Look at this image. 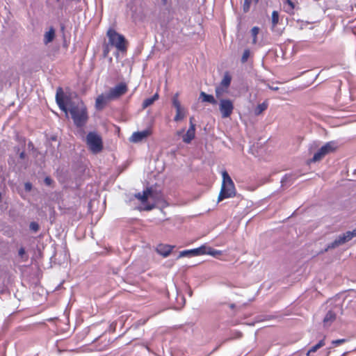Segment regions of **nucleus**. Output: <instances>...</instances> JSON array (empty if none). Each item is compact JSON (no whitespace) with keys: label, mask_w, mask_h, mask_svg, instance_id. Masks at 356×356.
I'll list each match as a JSON object with an SVG mask.
<instances>
[{"label":"nucleus","mask_w":356,"mask_h":356,"mask_svg":"<svg viewBox=\"0 0 356 356\" xmlns=\"http://www.w3.org/2000/svg\"><path fill=\"white\" fill-rule=\"evenodd\" d=\"M250 52L249 49H245L243 51V54L242 57H241V62L243 63H245L248 60V58L250 56Z\"/></svg>","instance_id":"30"},{"label":"nucleus","mask_w":356,"mask_h":356,"mask_svg":"<svg viewBox=\"0 0 356 356\" xmlns=\"http://www.w3.org/2000/svg\"><path fill=\"white\" fill-rule=\"evenodd\" d=\"M286 3H288V5L290 7V10H293V8H294V4L291 1V0H286Z\"/></svg>","instance_id":"37"},{"label":"nucleus","mask_w":356,"mask_h":356,"mask_svg":"<svg viewBox=\"0 0 356 356\" xmlns=\"http://www.w3.org/2000/svg\"><path fill=\"white\" fill-rule=\"evenodd\" d=\"M178 98H179V93L177 92L174 95V96L172 97V105L175 108L176 110H180V109L183 108Z\"/></svg>","instance_id":"24"},{"label":"nucleus","mask_w":356,"mask_h":356,"mask_svg":"<svg viewBox=\"0 0 356 356\" xmlns=\"http://www.w3.org/2000/svg\"><path fill=\"white\" fill-rule=\"evenodd\" d=\"M107 37L108 38V44L115 47L119 51H126L125 38L122 35L118 33L113 29H109L107 31Z\"/></svg>","instance_id":"3"},{"label":"nucleus","mask_w":356,"mask_h":356,"mask_svg":"<svg viewBox=\"0 0 356 356\" xmlns=\"http://www.w3.org/2000/svg\"><path fill=\"white\" fill-rule=\"evenodd\" d=\"M19 255L20 257H23V255L25 254V250L24 248H21L19 250Z\"/></svg>","instance_id":"38"},{"label":"nucleus","mask_w":356,"mask_h":356,"mask_svg":"<svg viewBox=\"0 0 356 356\" xmlns=\"http://www.w3.org/2000/svg\"><path fill=\"white\" fill-rule=\"evenodd\" d=\"M267 108H268V103L266 102L258 104L254 110L255 115H260L263 111L266 110Z\"/></svg>","instance_id":"23"},{"label":"nucleus","mask_w":356,"mask_h":356,"mask_svg":"<svg viewBox=\"0 0 356 356\" xmlns=\"http://www.w3.org/2000/svg\"><path fill=\"white\" fill-rule=\"evenodd\" d=\"M184 129L180 130V131H179L177 132V134H178L179 136H180V135H181V134L184 133Z\"/></svg>","instance_id":"41"},{"label":"nucleus","mask_w":356,"mask_h":356,"mask_svg":"<svg viewBox=\"0 0 356 356\" xmlns=\"http://www.w3.org/2000/svg\"><path fill=\"white\" fill-rule=\"evenodd\" d=\"M200 97L202 99V102H208L213 105L217 104V100L214 98V97L211 95H208L204 92H201L200 94Z\"/></svg>","instance_id":"15"},{"label":"nucleus","mask_w":356,"mask_h":356,"mask_svg":"<svg viewBox=\"0 0 356 356\" xmlns=\"http://www.w3.org/2000/svg\"><path fill=\"white\" fill-rule=\"evenodd\" d=\"M150 135L151 131L149 129H145L142 131H136L133 133L129 140L131 142L136 143L142 141L143 139L147 138Z\"/></svg>","instance_id":"10"},{"label":"nucleus","mask_w":356,"mask_h":356,"mask_svg":"<svg viewBox=\"0 0 356 356\" xmlns=\"http://www.w3.org/2000/svg\"><path fill=\"white\" fill-rule=\"evenodd\" d=\"M127 91V85L124 83H120L114 88L110 89L107 92L111 100L115 99L125 94Z\"/></svg>","instance_id":"6"},{"label":"nucleus","mask_w":356,"mask_h":356,"mask_svg":"<svg viewBox=\"0 0 356 356\" xmlns=\"http://www.w3.org/2000/svg\"><path fill=\"white\" fill-rule=\"evenodd\" d=\"M353 237H356V229L353 231H348L342 234L339 235L334 241L327 245L325 251L330 249H334L346 242L350 241Z\"/></svg>","instance_id":"4"},{"label":"nucleus","mask_w":356,"mask_h":356,"mask_svg":"<svg viewBox=\"0 0 356 356\" xmlns=\"http://www.w3.org/2000/svg\"><path fill=\"white\" fill-rule=\"evenodd\" d=\"M152 208H153V206H147L146 207V210H151V209H152Z\"/></svg>","instance_id":"43"},{"label":"nucleus","mask_w":356,"mask_h":356,"mask_svg":"<svg viewBox=\"0 0 356 356\" xmlns=\"http://www.w3.org/2000/svg\"><path fill=\"white\" fill-rule=\"evenodd\" d=\"M323 150L321 149V148H320L317 152H316L313 156V158L312 159V162H317V161H321L325 156V152H322Z\"/></svg>","instance_id":"25"},{"label":"nucleus","mask_w":356,"mask_h":356,"mask_svg":"<svg viewBox=\"0 0 356 356\" xmlns=\"http://www.w3.org/2000/svg\"><path fill=\"white\" fill-rule=\"evenodd\" d=\"M86 143L89 150L95 154L101 152L103 149L102 138L95 131H90L87 134Z\"/></svg>","instance_id":"2"},{"label":"nucleus","mask_w":356,"mask_h":356,"mask_svg":"<svg viewBox=\"0 0 356 356\" xmlns=\"http://www.w3.org/2000/svg\"><path fill=\"white\" fill-rule=\"evenodd\" d=\"M279 21V14L277 11H273L272 13V23L273 26H275Z\"/></svg>","instance_id":"29"},{"label":"nucleus","mask_w":356,"mask_h":356,"mask_svg":"<svg viewBox=\"0 0 356 356\" xmlns=\"http://www.w3.org/2000/svg\"><path fill=\"white\" fill-rule=\"evenodd\" d=\"M111 99H110L107 93L106 94H102L99 95L95 101V107L97 110H102L104 108L106 104L108 102L111 101Z\"/></svg>","instance_id":"11"},{"label":"nucleus","mask_w":356,"mask_h":356,"mask_svg":"<svg viewBox=\"0 0 356 356\" xmlns=\"http://www.w3.org/2000/svg\"><path fill=\"white\" fill-rule=\"evenodd\" d=\"M175 246L167 244H159L156 248V251L163 257H167L170 255Z\"/></svg>","instance_id":"12"},{"label":"nucleus","mask_w":356,"mask_h":356,"mask_svg":"<svg viewBox=\"0 0 356 356\" xmlns=\"http://www.w3.org/2000/svg\"><path fill=\"white\" fill-rule=\"evenodd\" d=\"M227 91V88L222 87L220 86H218L215 89L216 96L218 99H221L220 97Z\"/></svg>","instance_id":"27"},{"label":"nucleus","mask_w":356,"mask_h":356,"mask_svg":"<svg viewBox=\"0 0 356 356\" xmlns=\"http://www.w3.org/2000/svg\"><path fill=\"white\" fill-rule=\"evenodd\" d=\"M339 307H334L332 309L329 310L323 318L324 327H329L335 321L337 315L339 312Z\"/></svg>","instance_id":"8"},{"label":"nucleus","mask_w":356,"mask_h":356,"mask_svg":"<svg viewBox=\"0 0 356 356\" xmlns=\"http://www.w3.org/2000/svg\"><path fill=\"white\" fill-rule=\"evenodd\" d=\"M56 2H60V0H55Z\"/></svg>","instance_id":"46"},{"label":"nucleus","mask_w":356,"mask_h":356,"mask_svg":"<svg viewBox=\"0 0 356 356\" xmlns=\"http://www.w3.org/2000/svg\"><path fill=\"white\" fill-rule=\"evenodd\" d=\"M193 120H194V118L193 117H191L190 119H189V124H190V126H191V124H195L193 123Z\"/></svg>","instance_id":"40"},{"label":"nucleus","mask_w":356,"mask_h":356,"mask_svg":"<svg viewBox=\"0 0 356 356\" xmlns=\"http://www.w3.org/2000/svg\"><path fill=\"white\" fill-rule=\"evenodd\" d=\"M44 182L47 186H50L52 184L53 180L50 177H47L44 178Z\"/></svg>","instance_id":"35"},{"label":"nucleus","mask_w":356,"mask_h":356,"mask_svg":"<svg viewBox=\"0 0 356 356\" xmlns=\"http://www.w3.org/2000/svg\"><path fill=\"white\" fill-rule=\"evenodd\" d=\"M232 76L229 73L227 72L224 74L223 78L221 80L219 86L227 89L230 86Z\"/></svg>","instance_id":"16"},{"label":"nucleus","mask_w":356,"mask_h":356,"mask_svg":"<svg viewBox=\"0 0 356 356\" xmlns=\"http://www.w3.org/2000/svg\"><path fill=\"white\" fill-rule=\"evenodd\" d=\"M186 116V110L184 108L180 110H176V115L174 118V120L175 122H179L182 120Z\"/></svg>","instance_id":"22"},{"label":"nucleus","mask_w":356,"mask_h":356,"mask_svg":"<svg viewBox=\"0 0 356 356\" xmlns=\"http://www.w3.org/2000/svg\"><path fill=\"white\" fill-rule=\"evenodd\" d=\"M29 228L31 230L33 231L34 232H37L39 230V225L36 222H31L29 225Z\"/></svg>","instance_id":"31"},{"label":"nucleus","mask_w":356,"mask_h":356,"mask_svg":"<svg viewBox=\"0 0 356 356\" xmlns=\"http://www.w3.org/2000/svg\"><path fill=\"white\" fill-rule=\"evenodd\" d=\"M218 105L221 117L222 118H229L234 108L233 101L229 99H220Z\"/></svg>","instance_id":"5"},{"label":"nucleus","mask_w":356,"mask_h":356,"mask_svg":"<svg viewBox=\"0 0 356 356\" xmlns=\"http://www.w3.org/2000/svg\"><path fill=\"white\" fill-rule=\"evenodd\" d=\"M159 99V94L156 92L152 97L145 99L143 102V108H146L151 106L156 100Z\"/></svg>","instance_id":"18"},{"label":"nucleus","mask_w":356,"mask_h":356,"mask_svg":"<svg viewBox=\"0 0 356 356\" xmlns=\"http://www.w3.org/2000/svg\"><path fill=\"white\" fill-rule=\"evenodd\" d=\"M259 32V29L257 27V26H254L252 29H251V34H252V43L253 44H256L257 43V35Z\"/></svg>","instance_id":"28"},{"label":"nucleus","mask_w":356,"mask_h":356,"mask_svg":"<svg viewBox=\"0 0 356 356\" xmlns=\"http://www.w3.org/2000/svg\"><path fill=\"white\" fill-rule=\"evenodd\" d=\"M346 341L345 339H337L332 341V343L335 346H339Z\"/></svg>","instance_id":"33"},{"label":"nucleus","mask_w":356,"mask_h":356,"mask_svg":"<svg viewBox=\"0 0 356 356\" xmlns=\"http://www.w3.org/2000/svg\"><path fill=\"white\" fill-rule=\"evenodd\" d=\"M258 1H259V0H249V2H250L251 3H252V2H254L255 3H258Z\"/></svg>","instance_id":"42"},{"label":"nucleus","mask_w":356,"mask_h":356,"mask_svg":"<svg viewBox=\"0 0 356 356\" xmlns=\"http://www.w3.org/2000/svg\"><path fill=\"white\" fill-rule=\"evenodd\" d=\"M56 101L60 109L66 114L69 111L76 127H83L88 119L87 108L81 100H71L68 98L64 100L63 92L61 88L57 90Z\"/></svg>","instance_id":"1"},{"label":"nucleus","mask_w":356,"mask_h":356,"mask_svg":"<svg viewBox=\"0 0 356 356\" xmlns=\"http://www.w3.org/2000/svg\"><path fill=\"white\" fill-rule=\"evenodd\" d=\"M235 194L234 184H228L222 185L220 194L218 195V202L224 199L232 197Z\"/></svg>","instance_id":"7"},{"label":"nucleus","mask_w":356,"mask_h":356,"mask_svg":"<svg viewBox=\"0 0 356 356\" xmlns=\"http://www.w3.org/2000/svg\"><path fill=\"white\" fill-rule=\"evenodd\" d=\"M222 185H225V184H234V182L232 181L231 177H229V175L227 171H223L222 172Z\"/></svg>","instance_id":"26"},{"label":"nucleus","mask_w":356,"mask_h":356,"mask_svg":"<svg viewBox=\"0 0 356 356\" xmlns=\"http://www.w3.org/2000/svg\"><path fill=\"white\" fill-rule=\"evenodd\" d=\"M205 245H202L197 248L187 250L180 252L179 257H192L205 254Z\"/></svg>","instance_id":"9"},{"label":"nucleus","mask_w":356,"mask_h":356,"mask_svg":"<svg viewBox=\"0 0 356 356\" xmlns=\"http://www.w3.org/2000/svg\"><path fill=\"white\" fill-rule=\"evenodd\" d=\"M250 5H251V3L249 2V0H245L244 1L243 9V11L245 13H247V12L249 11L250 8Z\"/></svg>","instance_id":"32"},{"label":"nucleus","mask_w":356,"mask_h":356,"mask_svg":"<svg viewBox=\"0 0 356 356\" xmlns=\"http://www.w3.org/2000/svg\"><path fill=\"white\" fill-rule=\"evenodd\" d=\"M273 90H277V88H273Z\"/></svg>","instance_id":"45"},{"label":"nucleus","mask_w":356,"mask_h":356,"mask_svg":"<svg viewBox=\"0 0 356 356\" xmlns=\"http://www.w3.org/2000/svg\"><path fill=\"white\" fill-rule=\"evenodd\" d=\"M55 37V31L54 28H51L49 31L46 32L44 35V43L45 44L53 41Z\"/></svg>","instance_id":"17"},{"label":"nucleus","mask_w":356,"mask_h":356,"mask_svg":"<svg viewBox=\"0 0 356 356\" xmlns=\"http://www.w3.org/2000/svg\"><path fill=\"white\" fill-rule=\"evenodd\" d=\"M325 346L324 339L320 340L318 343L313 346L309 348L307 353V355L309 356L310 353L316 352L319 348Z\"/></svg>","instance_id":"21"},{"label":"nucleus","mask_w":356,"mask_h":356,"mask_svg":"<svg viewBox=\"0 0 356 356\" xmlns=\"http://www.w3.org/2000/svg\"><path fill=\"white\" fill-rule=\"evenodd\" d=\"M162 1H163V3H164V4H165V3H166L167 0H162Z\"/></svg>","instance_id":"44"},{"label":"nucleus","mask_w":356,"mask_h":356,"mask_svg":"<svg viewBox=\"0 0 356 356\" xmlns=\"http://www.w3.org/2000/svg\"><path fill=\"white\" fill-rule=\"evenodd\" d=\"M321 148L323 150L322 152H324L325 154L327 155L334 152L337 148V144L334 141H330L325 143Z\"/></svg>","instance_id":"14"},{"label":"nucleus","mask_w":356,"mask_h":356,"mask_svg":"<svg viewBox=\"0 0 356 356\" xmlns=\"http://www.w3.org/2000/svg\"><path fill=\"white\" fill-rule=\"evenodd\" d=\"M204 252H205V254H209V255H211L214 257H218L219 255H221L222 254V251L220 250H215L211 247H208L207 245H205V250H204Z\"/></svg>","instance_id":"20"},{"label":"nucleus","mask_w":356,"mask_h":356,"mask_svg":"<svg viewBox=\"0 0 356 356\" xmlns=\"http://www.w3.org/2000/svg\"><path fill=\"white\" fill-rule=\"evenodd\" d=\"M195 124H191L189 126L188 129L186 133L183 135L182 140L183 142L189 144L191 141L195 138Z\"/></svg>","instance_id":"13"},{"label":"nucleus","mask_w":356,"mask_h":356,"mask_svg":"<svg viewBox=\"0 0 356 356\" xmlns=\"http://www.w3.org/2000/svg\"><path fill=\"white\" fill-rule=\"evenodd\" d=\"M24 189L26 191H30L32 189V184L29 182H26L24 184Z\"/></svg>","instance_id":"36"},{"label":"nucleus","mask_w":356,"mask_h":356,"mask_svg":"<svg viewBox=\"0 0 356 356\" xmlns=\"http://www.w3.org/2000/svg\"><path fill=\"white\" fill-rule=\"evenodd\" d=\"M110 47L111 46L108 44V42L104 46V56L105 57L107 56L110 51Z\"/></svg>","instance_id":"34"},{"label":"nucleus","mask_w":356,"mask_h":356,"mask_svg":"<svg viewBox=\"0 0 356 356\" xmlns=\"http://www.w3.org/2000/svg\"><path fill=\"white\" fill-rule=\"evenodd\" d=\"M26 156V154H25V152L24 151H22V152H20L19 154V158L21 159H24Z\"/></svg>","instance_id":"39"},{"label":"nucleus","mask_w":356,"mask_h":356,"mask_svg":"<svg viewBox=\"0 0 356 356\" xmlns=\"http://www.w3.org/2000/svg\"><path fill=\"white\" fill-rule=\"evenodd\" d=\"M150 193H151V190L147 189L145 191H143V194H141L140 193L135 194V197L137 199H138L139 200H140L141 202L144 203V202H147Z\"/></svg>","instance_id":"19"}]
</instances>
